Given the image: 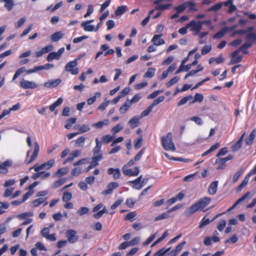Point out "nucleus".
I'll return each instance as SVG.
<instances>
[{"instance_id":"obj_1","label":"nucleus","mask_w":256,"mask_h":256,"mask_svg":"<svg viewBox=\"0 0 256 256\" xmlns=\"http://www.w3.org/2000/svg\"><path fill=\"white\" fill-rule=\"evenodd\" d=\"M210 200L211 198L208 197H204L200 199L198 202L186 208L184 212L185 216L189 217L198 210L204 209L209 204Z\"/></svg>"},{"instance_id":"obj_2","label":"nucleus","mask_w":256,"mask_h":256,"mask_svg":"<svg viewBox=\"0 0 256 256\" xmlns=\"http://www.w3.org/2000/svg\"><path fill=\"white\" fill-rule=\"evenodd\" d=\"M162 145L166 150L175 151L176 148L172 142V135L171 132H168L166 136L161 138Z\"/></svg>"},{"instance_id":"obj_3","label":"nucleus","mask_w":256,"mask_h":256,"mask_svg":"<svg viewBox=\"0 0 256 256\" xmlns=\"http://www.w3.org/2000/svg\"><path fill=\"white\" fill-rule=\"evenodd\" d=\"M78 59V58H76L73 60L68 62L65 66L64 70L66 72H70L72 75L78 74L79 70L78 68L76 67Z\"/></svg>"},{"instance_id":"obj_4","label":"nucleus","mask_w":256,"mask_h":256,"mask_svg":"<svg viewBox=\"0 0 256 256\" xmlns=\"http://www.w3.org/2000/svg\"><path fill=\"white\" fill-rule=\"evenodd\" d=\"M234 156L232 155L229 154L224 158H216L214 162V164L217 166L216 169L217 170L224 169L226 166V162L228 161L232 160Z\"/></svg>"},{"instance_id":"obj_5","label":"nucleus","mask_w":256,"mask_h":256,"mask_svg":"<svg viewBox=\"0 0 256 256\" xmlns=\"http://www.w3.org/2000/svg\"><path fill=\"white\" fill-rule=\"evenodd\" d=\"M256 174V164L254 166V167L249 172L246 174L245 176L244 180H242V183L238 186L236 188V192H240L248 184L250 178L254 175Z\"/></svg>"},{"instance_id":"obj_6","label":"nucleus","mask_w":256,"mask_h":256,"mask_svg":"<svg viewBox=\"0 0 256 256\" xmlns=\"http://www.w3.org/2000/svg\"><path fill=\"white\" fill-rule=\"evenodd\" d=\"M34 149L32 152V154L30 158L28 159L29 155L31 152L30 150H29L26 152V163L27 164H30L32 162H34L38 157V154L40 150V147L38 143L37 142H34Z\"/></svg>"},{"instance_id":"obj_7","label":"nucleus","mask_w":256,"mask_h":256,"mask_svg":"<svg viewBox=\"0 0 256 256\" xmlns=\"http://www.w3.org/2000/svg\"><path fill=\"white\" fill-rule=\"evenodd\" d=\"M54 159H50L41 165L38 166L37 164H36L32 168H34L36 172H38L42 169L48 170L54 165Z\"/></svg>"},{"instance_id":"obj_8","label":"nucleus","mask_w":256,"mask_h":256,"mask_svg":"<svg viewBox=\"0 0 256 256\" xmlns=\"http://www.w3.org/2000/svg\"><path fill=\"white\" fill-rule=\"evenodd\" d=\"M187 26L190 28V30L192 32L198 33L202 28V22H201L200 21L196 22L194 20H192L187 24Z\"/></svg>"},{"instance_id":"obj_9","label":"nucleus","mask_w":256,"mask_h":256,"mask_svg":"<svg viewBox=\"0 0 256 256\" xmlns=\"http://www.w3.org/2000/svg\"><path fill=\"white\" fill-rule=\"evenodd\" d=\"M142 176L140 175L136 179L129 181V184H133L132 188L136 190H140L144 186V180L142 181Z\"/></svg>"},{"instance_id":"obj_10","label":"nucleus","mask_w":256,"mask_h":256,"mask_svg":"<svg viewBox=\"0 0 256 256\" xmlns=\"http://www.w3.org/2000/svg\"><path fill=\"white\" fill-rule=\"evenodd\" d=\"M20 86L24 89H34L38 87V84L33 81L22 80L20 82Z\"/></svg>"},{"instance_id":"obj_11","label":"nucleus","mask_w":256,"mask_h":256,"mask_svg":"<svg viewBox=\"0 0 256 256\" xmlns=\"http://www.w3.org/2000/svg\"><path fill=\"white\" fill-rule=\"evenodd\" d=\"M66 236L68 238V242L70 243H74L76 242L78 238V236H76V230H68L66 231Z\"/></svg>"},{"instance_id":"obj_12","label":"nucleus","mask_w":256,"mask_h":256,"mask_svg":"<svg viewBox=\"0 0 256 256\" xmlns=\"http://www.w3.org/2000/svg\"><path fill=\"white\" fill-rule=\"evenodd\" d=\"M119 184L116 182H111L107 186V189L102 191V194L104 196H107L112 192L114 189L117 188Z\"/></svg>"},{"instance_id":"obj_13","label":"nucleus","mask_w":256,"mask_h":256,"mask_svg":"<svg viewBox=\"0 0 256 256\" xmlns=\"http://www.w3.org/2000/svg\"><path fill=\"white\" fill-rule=\"evenodd\" d=\"M239 50H235L231 54L232 60L230 64H235L242 61L243 59L242 56H238Z\"/></svg>"},{"instance_id":"obj_14","label":"nucleus","mask_w":256,"mask_h":256,"mask_svg":"<svg viewBox=\"0 0 256 256\" xmlns=\"http://www.w3.org/2000/svg\"><path fill=\"white\" fill-rule=\"evenodd\" d=\"M122 172L124 175L130 176H136L139 174L140 170L138 167H135L133 170L132 169H124V168H123Z\"/></svg>"},{"instance_id":"obj_15","label":"nucleus","mask_w":256,"mask_h":256,"mask_svg":"<svg viewBox=\"0 0 256 256\" xmlns=\"http://www.w3.org/2000/svg\"><path fill=\"white\" fill-rule=\"evenodd\" d=\"M48 204L46 198H37L32 202V206L36 208L42 204L43 206H46Z\"/></svg>"},{"instance_id":"obj_16","label":"nucleus","mask_w":256,"mask_h":256,"mask_svg":"<svg viewBox=\"0 0 256 256\" xmlns=\"http://www.w3.org/2000/svg\"><path fill=\"white\" fill-rule=\"evenodd\" d=\"M162 34H155L152 38V42L156 46H159L164 44L165 42L164 39L161 38L162 36Z\"/></svg>"},{"instance_id":"obj_17","label":"nucleus","mask_w":256,"mask_h":256,"mask_svg":"<svg viewBox=\"0 0 256 256\" xmlns=\"http://www.w3.org/2000/svg\"><path fill=\"white\" fill-rule=\"evenodd\" d=\"M250 195V192H248L244 195H243L240 198H238L233 204L232 206L228 208V212H230L238 204L244 202L246 198H248Z\"/></svg>"},{"instance_id":"obj_18","label":"nucleus","mask_w":256,"mask_h":256,"mask_svg":"<svg viewBox=\"0 0 256 256\" xmlns=\"http://www.w3.org/2000/svg\"><path fill=\"white\" fill-rule=\"evenodd\" d=\"M108 174L110 175H112L114 180L118 179L121 175L120 171L118 168H109L108 170Z\"/></svg>"},{"instance_id":"obj_19","label":"nucleus","mask_w":256,"mask_h":256,"mask_svg":"<svg viewBox=\"0 0 256 256\" xmlns=\"http://www.w3.org/2000/svg\"><path fill=\"white\" fill-rule=\"evenodd\" d=\"M12 165V163L9 160H5L4 162L0 164V174H6L8 172V168Z\"/></svg>"},{"instance_id":"obj_20","label":"nucleus","mask_w":256,"mask_h":256,"mask_svg":"<svg viewBox=\"0 0 256 256\" xmlns=\"http://www.w3.org/2000/svg\"><path fill=\"white\" fill-rule=\"evenodd\" d=\"M61 82L60 79H56L55 80H48L44 84V86L48 88H53L58 86Z\"/></svg>"},{"instance_id":"obj_21","label":"nucleus","mask_w":256,"mask_h":256,"mask_svg":"<svg viewBox=\"0 0 256 256\" xmlns=\"http://www.w3.org/2000/svg\"><path fill=\"white\" fill-rule=\"evenodd\" d=\"M246 132H244L243 134L241 136L240 138L232 146V149L234 152H236L242 146V141L245 136Z\"/></svg>"},{"instance_id":"obj_22","label":"nucleus","mask_w":256,"mask_h":256,"mask_svg":"<svg viewBox=\"0 0 256 256\" xmlns=\"http://www.w3.org/2000/svg\"><path fill=\"white\" fill-rule=\"evenodd\" d=\"M218 181L216 180L210 183L208 188V192L210 195H214L216 194L218 190Z\"/></svg>"},{"instance_id":"obj_23","label":"nucleus","mask_w":256,"mask_h":256,"mask_svg":"<svg viewBox=\"0 0 256 256\" xmlns=\"http://www.w3.org/2000/svg\"><path fill=\"white\" fill-rule=\"evenodd\" d=\"M221 215H222V214H217L216 216H214V217L213 218V219L211 220L209 218H206V216H204L200 222V225L198 226L199 228H202L203 227L207 226L211 222L214 220L216 218H218L219 216H220Z\"/></svg>"},{"instance_id":"obj_24","label":"nucleus","mask_w":256,"mask_h":256,"mask_svg":"<svg viewBox=\"0 0 256 256\" xmlns=\"http://www.w3.org/2000/svg\"><path fill=\"white\" fill-rule=\"evenodd\" d=\"M256 137V130H253L250 133L248 138L246 140V144L248 146H250L253 144V142Z\"/></svg>"},{"instance_id":"obj_25","label":"nucleus","mask_w":256,"mask_h":256,"mask_svg":"<svg viewBox=\"0 0 256 256\" xmlns=\"http://www.w3.org/2000/svg\"><path fill=\"white\" fill-rule=\"evenodd\" d=\"M220 240V239L218 237L216 236H214L212 237L206 236L204 240V244L205 246H209L212 244V242L213 241L214 242H218Z\"/></svg>"},{"instance_id":"obj_26","label":"nucleus","mask_w":256,"mask_h":256,"mask_svg":"<svg viewBox=\"0 0 256 256\" xmlns=\"http://www.w3.org/2000/svg\"><path fill=\"white\" fill-rule=\"evenodd\" d=\"M252 46V42H246L244 44H242L237 50H239V52H242L244 54H248V48H250Z\"/></svg>"},{"instance_id":"obj_27","label":"nucleus","mask_w":256,"mask_h":256,"mask_svg":"<svg viewBox=\"0 0 256 256\" xmlns=\"http://www.w3.org/2000/svg\"><path fill=\"white\" fill-rule=\"evenodd\" d=\"M68 172V168L66 167L58 168L54 174V177L61 178L66 174Z\"/></svg>"},{"instance_id":"obj_28","label":"nucleus","mask_w":256,"mask_h":256,"mask_svg":"<svg viewBox=\"0 0 256 256\" xmlns=\"http://www.w3.org/2000/svg\"><path fill=\"white\" fill-rule=\"evenodd\" d=\"M103 158L102 154H94V156L92 158L91 162L96 166L98 165V162Z\"/></svg>"},{"instance_id":"obj_29","label":"nucleus","mask_w":256,"mask_h":256,"mask_svg":"<svg viewBox=\"0 0 256 256\" xmlns=\"http://www.w3.org/2000/svg\"><path fill=\"white\" fill-rule=\"evenodd\" d=\"M228 32V26H224L220 30L215 34L213 36L214 38H222Z\"/></svg>"},{"instance_id":"obj_30","label":"nucleus","mask_w":256,"mask_h":256,"mask_svg":"<svg viewBox=\"0 0 256 256\" xmlns=\"http://www.w3.org/2000/svg\"><path fill=\"white\" fill-rule=\"evenodd\" d=\"M96 145L93 148L92 152L94 154H102L100 150L102 146V142L98 140V138H96Z\"/></svg>"},{"instance_id":"obj_31","label":"nucleus","mask_w":256,"mask_h":256,"mask_svg":"<svg viewBox=\"0 0 256 256\" xmlns=\"http://www.w3.org/2000/svg\"><path fill=\"white\" fill-rule=\"evenodd\" d=\"M63 102L62 98H59L54 102L50 105L49 108L50 112H53L58 106H60Z\"/></svg>"},{"instance_id":"obj_32","label":"nucleus","mask_w":256,"mask_h":256,"mask_svg":"<svg viewBox=\"0 0 256 256\" xmlns=\"http://www.w3.org/2000/svg\"><path fill=\"white\" fill-rule=\"evenodd\" d=\"M66 179L65 178H60L52 184V187L53 188H56L64 184L66 182Z\"/></svg>"},{"instance_id":"obj_33","label":"nucleus","mask_w":256,"mask_h":256,"mask_svg":"<svg viewBox=\"0 0 256 256\" xmlns=\"http://www.w3.org/2000/svg\"><path fill=\"white\" fill-rule=\"evenodd\" d=\"M63 37V34L61 32H57L52 34L51 40L54 42H56L60 40Z\"/></svg>"},{"instance_id":"obj_34","label":"nucleus","mask_w":256,"mask_h":256,"mask_svg":"<svg viewBox=\"0 0 256 256\" xmlns=\"http://www.w3.org/2000/svg\"><path fill=\"white\" fill-rule=\"evenodd\" d=\"M139 120L140 118H138L134 116L129 120L128 124L132 128H134L138 125Z\"/></svg>"},{"instance_id":"obj_35","label":"nucleus","mask_w":256,"mask_h":256,"mask_svg":"<svg viewBox=\"0 0 256 256\" xmlns=\"http://www.w3.org/2000/svg\"><path fill=\"white\" fill-rule=\"evenodd\" d=\"M130 103L129 100H127L120 108V112L121 114H124L130 107Z\"/></svg>"},{"instance_id":"obj_36","label":"nucleus","mask_w":256,"mask_h":256,"mask_svg":"<svg viewBox=\"0 0 256 256\" xmlns=\"http://www.w3.org/2000/svg\"><path fill=\"white\" fill-rule=\"evenodd\" d=\"M142 140L143 139L142 135L140 136L134 140V146L135 149L138 150L142 146Z\"/></svg>"},{"instance_id":"obj_37","label":"nucleus","mask_w":256,"mask_h":256,"mask_svg":"<svg viewBox=\"0 0 256 256\" xmlns=\"http://www.w3.org/2000/svg\"><path fill=\"white\" fill-rule=\"evenodd\" d=\"M204 100V96L202 94L199 93H196L194 96V99L191 100L190 102V104H194L198 102H201Z\"/></svg>"},{"instance_id":"obj_38","label":"nucleus","mask_w":256,"mask_h":256,"mask_svg":"<svg viewBox=\"0 0 256 256\" xmlns=\"http://www.w3.org/2000/svg\"><path fill=\"white\" fill-rule=\"evenodd\" d=\"M191 100H192V96L191 95L184 96L178 102L177 105L178 106H181L186 104L188 101H191Z\"/></svg>"},{"instance_id":"obj_39","label":"nucleus","mask_w":256,"mask_h":256,"mask_svg":"<svg viewBox=\"0 0 256 256\" xmlns=\"http://www.w3.org/2000/svg\"><path fill=\"white\" fill-rule=\"evenodd\" d=\"M180 80V77L178 76H175L172 78L170 81L167 82L166 84V86L167 88H170L172 85L176 84Z\"/></svg>"},{"instance_id":"obj_40","label":"nucleus","mask_w":256,"mask_h":256,"mask_svg":"<svg viewBox=\"0 0 256 256\" xmlns=\"http://www.w3.org/2000/svg\"><path fill=\"white\" fill-rule=\"evenodd\" d=\"M2 1L5 2L4 7L6 8L8 11H10L12 9L14 4L12 0H2Z\"/></svg>"},{"instance_id":"obj_41","label":"nucleus","mask_w":256,"mask_h":256,"mask_svg":"<svg viewBox=\"0 0 256 256\" xmlns=\"http://www.w3.org/2000/svg\"><path fill=\"white\" fill-rule=\"evenodd\" d=\"M60 58V56L56 52H51L48 54L46 60L48 62H51L54 60H58Z\"/></svg>"},{"instance_id":"obj_42","label":"nucleus","mask_w":256,"mask_h":256,"mask_svg":"<svg viewBox=\"0 0 256 256\" xmlns=\"http://www.w3.org/2000/svg\"><path fill=\"white\" fill-rule=\"evenodd\" d=\"M156 72V68H148L144 75V78H152L154 76Z\"/></svg>"},{"instance_id":"obj_43","label":"nucleus","mask_w":256,"mask_h":256,"mask_svg":"<svg viewBox=\"0 0 256 256\" xmlns=\"http://www.w3.org/2000/svg\"><path fill=\"white\" fill-rule=\"evenodd\" d=\"M72 198V194L70 192L66 190L62 197V200L64 202H68Z\"/></svg>"},{"instance_id":"obj_44","label":"nucleus","mask_w":256,"mask_h":256,"mask_svg":"<svg viewBox=\"0 0 256 256\" xmlns=\"http://www.w3.org/2000/svg\"><path fill=\"white\" fill-rule=\"evenodd\" d=\"M100 96H101V94L100 92H97L95 93L94 95L93 96L88 99V100H87L88 104V105H91V104H93L96 100V98L100 97Z\"/></svg>"},{"instance_id":"obj_45","label":"nucleus","mask_w":256,"mask_h":256,"mask_svg":"<svg viewBox=\"0 0 256 256\" xmlns=\"http://www.w3.org/2000/svg\"><path fill=\"white\" fill-rule=\"evenodd\" d=\"M168 232L166 231L160 238H158L156 241H154L152 243L151 246L152 247V246L156 245L157 244H158L159 242H160L163 240L165 238H166L168 236Z\"/></svg>"},{"instance_id":"obj_46","label":"nucleus","mask_w":256,"mask_h":256,"mask_svg":"<svg viewBox=\"0 0 256 256\" xmlns=\"http://www.w3.org/2000/svg\"><path fill=\"white\" fill-rule=\"evenodd\" d=\"M76 121V118H70L66 120V124L64 126L68 130L72 127V125L74 124Z\"/></svg>"},{"instance_id":"obj_47","label":"nucleus","mask_w":256,"mask_h":256,"mask_svg":"<svg viewBox=\"0 0 256 256\" xmlns=\"http://www.w3.org/2000/svg\"><path fill=\"white\" fill-rule=\"evenodd\" d=\"M114 138V137L113 136H110V134H106L104 136L102 137V140L104 144H108L112 142Z\"/></svg>"},{"instance_id":"obj_48","label":"nucleus","mask_w":256,"mask_h":256,"mask_svg":"<svg viewBox=\"0 0 256 256\" xmlns=\"http://www.w3.org/2000/svg\"><path fill=\"white\" fill-rule=\"evenodd\" d=\"M86 140V138L84 136H80L78 138L75 142V146L77 147H82L84 142Z\"/></svg>"},{"instance_id":"obj_49","label":"nucleus","mask_w":256,"mask_h":256,"mask_svg":"<svg viewBox=\"0 0 256 256\" xmlns=\"http://www.w3.org/2000/svg\"><path fill=\"white\" fill-rule=\"evenodd\" d=\"M9 206L10 204L8 203L0 202V215L5 212V210L8 209Z\"/></svg>"},{"instance_id":"obj_50","label":"nucleus","mask_w":256,"mask_h":256,"mask_svg":"<svg viewBox=\"0 0 256 256\" xmlns=\"http://www.w3.org/2000/svg\"><path fill=\"white\" fill-rule=\"evenodd\" d=\"M170 250V248L164 249L162 248L156 252H155L152 256H164L166 252H168Z\"/></svg>"},{"instance_id":"obj_51","label":"nucleus","mask_w":256,"mask_h":256,"mask_svg":"<svg viewBox=\"0 0 256 256\" xmlns=\"http://www.w3.org/2000/svg\"><path fill=\"white\" fill-rule=\"evenodd\" d=\"M106 212H107V210H106V207L104 206V208L102 210L98 211V212L94 214V215H93V216L96 219H98L100 217H102V216L104 213H106Z\"/></svg>"},{"instance_id":"obj_52","label":"nucleus","mask_w":256,"mask_h":256,"mask_svg":"<svg viewBox=\"0 0 256 256\" xmlns=\"http://www.w3.org/2000/svg\"><path fill=\"white\" fill-rule=\"evenodd\" d=\"M170 217L169 214L166 212H164L158 216L154 218L155 221H158L164 219L168 218Z\"/></svg>"},{"instance_id":"obj_53","label":"nucleus","mask_w":256,"mask_h":256,"mask_svg":"<svg viewBox=\"0 0 256 256\" xmlns=\"http://www.w3.org/2000/svg\"><path fill=\"white\" fill-rule=\"evenodd\" d=\"M246 42H252V44L256 41V34L250 33L246 35Z\"/></svg>"},{"instance_id":"obj_54","label":"nucleus","mask_w":256,"mask_h":256,"mask_svg":"<svg viewBox=\"0 0 256 256\" xmlns=\"http://www.w3.org/2000/svg\"><path fill=\"white\" fill-rule=\"evenodd\" d=\"M126 6H120L118 8L117 10H116L115 14L116 16H120L124 13L126 12Z\"/></svg>"},{"instance_id":"obj_55","label":"nucleus","mask_w":256,"mask_h":256,"mask_svg":"<svg viewBox=\"0 0 256 256\" xmlns=\"http://www.w3.org/2000/svg\"><path fill=\"white\" fill-rule=\"evenodd\" d=\"M186 8V4L184 2L182 4L174 8V10L178 12V13H180L184 12Z\"/></svg>"},{"instance_id":"obj_56","label":"nucleus","mask_w":256,"mask_h":256,"mask_svg":"<svg viewBox=\"0 0 256 256\" xmlns=\"http://www.w3.org/2000/svg\"><path fill=\"white\" fill-rule=\"evenodd\" d=\"M26 70L24 67L18 69L15 72L13 78L12 80H15L20 74L24 73V72H26Z\"/></svg>"},{"instance_id":"obj_57","label":"nucleus","mask_w":256,"mask_h":256,"mask_svg":"<svg viewBox=\"0 0 256 256\" xmlns=\"http://www.w3.org/2000/svg\"><path fill=\"white\" fill-rule=\"evenodd\" d=\"M82 26L83 27L84 30L87 32H92L94 30V27L93 25H90L89 24H84V22L82 23Z\"/></svg>"},{"instance_id":"obj_58","label":"nucleus","mask_w":256,"mask_h":256,"mask_svg":"<svg viewBox=\"0 0 256 256\" xmlns=\"http://www.w3.org/2000/svg\"><path fill=\"white\" fill-rule=\"evenodd\" d=\"M123 202L124 200L122 198H118L110 206V209L112 210H115L118 206L120 205Z\"/></svg>"},{"instance_id":"obj_59","label":"nucleus","mask_w":256,"mask_h":256,"mask_svg":"<svg viewBox=\"0 0 256 256\" xmlns=\"http://www.w3.org/2000/svg\"><path fill=\"white\" fill-rule=\"evenodd\" d=\"M212 50V46L210 45H206L202 49L201 52L202 55H205L210 52Z\"/></svg>"},{"instance_id":"obj_60","label":"nucleus","mask_w":256,"mask_h":256,"mask_svg":"<svg viewBox=\"0 0 256 256\" xmlns=\"http://www.w3.org/2000/svg\"><path fill=\"white\" fill-rule=\"evenodd\" d=\"M130 89L129 87H126L123 89L119 94L118 96H120V98L124 97L130 92Z\"/></svg>"},{"instance_id":"obj_61","label":"nucleus","mask_w":256,"mask_h":256,"mask_svg":"<svg viewBox=\"0 0 256 256\" xmlns=\"http://www.w3.org/2000/svg\"><path fill=\"white\" fill-rule=\"evenodd\" d=\"M226 226V221L224 220H221L218 224L217 228L220 232H222Z\"/></svg>"},{"instance_id":"obj_62","label":"nucleus","mask_w":256,"mask_h":256,"mask_svg":"<svg viewBox=\"0 0 256 256\" xmlns=\"http://www.w3.org/2000/svg\"><path fill=\"white\" fill-rule=\"evenodd\" d=\"M136 214L135 212H129L125 216L124 220H126L132 221L133 219L136 217Z\"/></svg>"},{"instance_id":"obj_63","label":"nucleus","mask_w":256,"mask_h":256,"mask_svg":"<svg viewBox=\"0 0 256 256\" xmlns=\"http://www.w3.org/2000/svg\"><path fill=\"white\" fill-rule=\"evenodd\" d=\"M88 208L86 207H81L78 209L77 213L79 216H82L87 214L88 212Z\"/></svg>"},{"instance_id":"obj_64","label":"nucleus","mask_w":256,"mask_h":256,"mask_svg":"<svg viewBox=\"0 0 256 256\" xmlns=\"http://www.w3.org/2000/svg\"><path fill=\"white\" fill-rule=\"evenodd\" d=\"M26 19L24 17L20 18L14 24L16 28H20L26 22Z\"/></svg>"}]
</instances>
